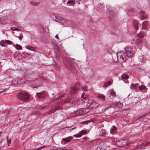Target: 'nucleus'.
<instances>
[{"label":"nucleus","instance_id":"f704fd0d","mask_svg":"<svg viewBox=\"0 0 150 150\" xmlns=\"http://www.w3.org/2000/svg\"><path fill=\"white\" fill-rule=\"evenodd\" d=\"M7 142L8 143V146H9V145H10L9 144H11V139L10 138L9 139H8V137L7 136Z\"/></svg>","mask_w":150,"mask_h":150},{"label":"nucleus","instance_id":"7c9ffc66","mask_svg":"<svg viewBox=\"0 0 150 150\" xmlns=\"http://www.w3.org/2000/svg\"><path fill=\"white\" fill-rule=\"evenodd\" d=\"M116 106L119 108H121L122 107V104L120 103H118L116 104Z\"/></svg>","mask_w":150,"mask_h":150},{"label":"nucleus","instance_id":"6e6552de","mask_svg":"<svg viewBox=\"0 0 150 150\" xmlns=\"http://www.w3.org/2000/svg\"><path fill=\"white\" fill-rule=\"evenodd\" d=\"M86 133V131L82 130L81 131L79 132V133L74 135V137H81L82 135L85 134Z\"/></svg>","mask_w":150,"mask_h":150},{"label":"nucleus","instance_id":"ddd939ff","mask_svg":"<svg viewBox=\"0 0 150 150\" xmlns=\"http://www.w3.org/2000/svg\"><path fill=\"white\" fill-rule=\"evenodd\" d=\"M76 114L79 116L84 114V111L83 109H79L76 111Z\"/></svg>","mask_w":150,"mask_h":150},{"label":"nucleus","instance_id":"a19ab883","mask_svg":"<svg viewBox=\"0 0 150 150\" xmlns=\"http://www.w3.org/2000/svg\"><path fill=\"white\" fill-rule=\"evenodd\" d=\"M111 95L113 96H116L115 92V91H112L110 93Z\"/></svg>","mask_w":150,"mask_h":150},{"label":"nucleus","instance_id":"c85d7f7f","mask_svg":"<svg viewBox=\"0 0 150 150\" xmlns=\"http://www.w3.org/2000/svg\"><path fill=\"white\" fill-rule=\"evenodd\" d=\"M40 3L39 2H33L31 1L30 2V4L31 5L33 6H37Z\"/></svg>","mask_w":150,"mask_h":150},{"label":"nucleus","instance_id":"4468645a","mask_svg":"<svg viewBox=\"0 0 150 150\" xmlns=\"http://www.w3.org/2000/svg\"><path fill=\"white\" fill-rule=\"evenodd\" d=\"M148 25V23L147 21H144L142 23V28L144 30L147 29Z\"/></svg>","mask_w":150,"mask_h":150},{"label":"nucleus","instance_id":"2eb2a0df","mask_svg":"<svg viewBox=\"0 0 150 150\" xmlns=\"http://www.w3.org/2000/svg\"><path fill=\"white\" fill-rule=\"evenodd\" d=\"M30 77L31 78V80H34L38 77V76L37 74H31L30 75Z\"/></svg>","mask_w":150,"mask_h":150},{"label":"nucleus","instance_id":"bb28decb","mask_svg":"<svg viewBox=\"0 0 150 150\" xmlns=\"http://www.w3.org/2000/svg\"><path fill=\"white\" fill-rule=\"evenodd\" d=\"M121 77L122 79H127L128 78V76L126 74H123Z\"/></svg>","mask_w":150,"mask_h":150},{"label":"nucleus","instance_id":"7ed1b4c3","mask_svg":"<svg viewBox=\"0 0 150 150\" xmlns=\"http://www.w3.org/2000/svg\"><path fill=\"white\" fill-rule=\"evenodd\" d=\"M125 53L127 57H131L134 54V52L132 48L131 47H127L125 49Z\"/></svg>","mask_w":150,"mask_h":150},{"label":"nucleus","instance_id":"09e8293b","mask_svg":"<svg viewBox=\"0 0 150 150\" xmlns=\"http://www.w3.org/2000/svg\"><path fill=\"white\" fill-rule=\"evenodd\" d=\"M59 102L60 105H62L63 104V102H62V101H61V100H60V102Z\"/></svg>","mask_w":150,"mask_h":150},{"label":"nucleus","instance_id":"423d86ee","mask_svg":"<svg viewBox=\"0 0 150 150\" xmlns=\"http://www.w3.org/2000/svg\"><path fill=\"white\" fill-rule=\"evenodd\" d=\"M36 96L38 98H43L45 96V92L42 91V92L37 93Z\"/></svg>","mask_w":150,"mask_h":150},{"label":"nucleus","instance_id":"f3484780","mask_svg":"<svg viewBox=\"0 0 150 150\" xmlns=\"http://www.w3.org/2000/svg\"><path fill=\"white\" fill-rule=\"evenodd\" d=\"M142 42V39L140 38H137L135 41V44L138 46H140L141 45Z\"/></svg>","mask_w":150,"mask_h":150},{"label":"nucleus","instance_id":"aec40b11","mask_svg":"<svg viewBox=\"0 0 150 150\" xmlns=\"http://www.w3.org/2000/svg\"><path fill=\"white\" fill-rule=\"evenodd\" d=\"M148 143H149V144H150V142H148L147 143H145L143 144H142L138 146L137 147V148L138 149H142L145 146H146V144H148Z\"/></svg>","mask_w":150,"mask_h":150},{"label":"nucleus","instance_id":"c756f323","mask_svg":"<svg viewBox=\"0 0 150 150\" xmlns=\"http://www.w3.org/2000/svg\"><path fill=\"white\" fill-rule=\"evenodd\" d=\"M98 97L100 98H102L103 100H105V96L102 94L98 95Z\"/></svg>","mask_w":150,"mask_h":150},{"label":"nucleus","instance_id":"a211bd4d","mask_svg":"<svg viewBox=\"0 0 150 150\" xmlns=\"http://www.w3.org/2000/svg\"><path fill=\"white\" fill-rule=\"evenodd\" d=\"M117 130V129L116 127L113 126L110 129V132L111 134H114L116 132Z\"/></svg>","mask_w":150,"mask_h":150},{"label":"nucleus","instance_id":"a18cd8bd","mask_svg":"<svg viewBox=\"0 0 150 150\" xmlns=\"http://www.w3.org/2000/svg\"><path fill=\"white\" fill-rule=\"evenodd\" d=\"M61 98V97H57L56 98H55L54 99V100H57L58 99H59L60 98ZM54 101V100H52V101Z\"/></svg>","mask_w":150,"mask_h":150},{"label":"nucleus","instance_id":"cd10ccee","mask_svg":"<svg viewBox=\"0 0 150 150\" xmlns=\"http://www.w3.org/2000/svg\"><path fill=\"white\" fill-rule=\"evenodd\" d=\"M15 47L18 50H21L22 49L21 46L19 45H17Z\"/></svg>","mask_w":150,"mask_h":150},{"label":"nucleus","instance_id":"5fc2aeb1","mask_svg":"<svg viewBox=\"0 0 150 150\" xmlns=\"http://www.w3.org/2000/svg\"><path fill=\"white\" fill-rule=\"evenodd\" d=\"M149 86H150V84H149Z\"/></svg>","mask_w":150,"mask_h":150},{"label":"nucleus","instance_id":"c9c22d12","mask_svg":"<svg viewBox=\"0 0 150 150\" xmlns=\"http://www.w3.org/2000/svg\"><path fill=\"white\" fill-rule=\"evenodd\" d=\"M11 29L13 31H20V30L18 28H11Z\"/></svg>","mask_w":150,"mask_h":150},{"label":"nucleus","instance_id":"ea45409f","mask_svg":"<svg viewBox=\"0 0 150 150\" xmlns=\"http://www.w3.org/2000/svg\"><path fill=\"white\" fill-rule=\"evenodd\" d=\"M5 42L7 44L9 45H11L12 43V42L11 41H10L9 40H5Z\"/></svg>","mask_w":150,"mask_h":150},{"label":"nucleus","instance_id":"473e14b6","mask_svg":"<svg viewBox=\"0 0 150 150\" xmlns=\"http://www.w3.org/2000/svg\"><path fill=\"white\" fill-rule=\"evenodd\" d=\"M84 111V114L87 113L89 111V109L88 108L83 109Z\"/></svg>","mask_w":150,"mask_h":150},{"label":"nucleus","instance_id":"dca6fc26","mask_svg":"<svg viewBox=\"0 0 150 150\" xmlns=\"http://www.w3.org/2000/svg\"><path fill=\"white\" fill-rule=\"evenodd\" d=\"M139 86L138 83L135 84L132 83L130 86V88L131 89H137Z\"/></svg>","mask_w":150,"mask_h":150},{"label":"nucleus","instance_id":"e433bc0d","mask_svg":"<svg viewBox=\"0 0 150 150\" xmlns=\"http://www.w3.org/2000/svg\"><path fill=\"white\" fill-rule=\"evenodd\" d=\"M75 3V1L74 0H69L67 2L68 4H74Z\"/></svg>","mask_w":150,"mask_h":150},{"label":"nucleus","instance_id":"2f4dec72","mask_svg":"<svg viewBox=\"0 0 150 150\" xmlns=\"http://www.w3.org/2000/svg\"><path fill=\"white\" fill-rule=\"evenodd\" d=\"M51 17L54 19V20L55 21H57V18L55 15L54 14H51Z\"/></svg>","mask_w":150,"mask_h":150},{"label":"nucleus","instance_id":"a878e982","mask_svg":"<svg viewBox=\"0 0 150 150\" xmlns=\"http://www.w3.org/2000/svg\"><path fill=\"white\" fill-rule=\"evenodd\" d=\"M106 134V133L105 131L104 130H102L100 132V135L101 136H104Z\"/></svg>","mask_w":150,"mask_h":150},{"label":"nucleus","instance_id":"1a4fd4ad","mask_svg":"<svg viewBox=\"0 0 150 150\" xmlns=\"http://www.w3.org/2000/svg\"><path fill=\"white\" fill-rule=\"evenodd\" d=\"M124 141L123 140H120L117 141L116 142V144L117 146L119 147H122L123 146L125 145L126 144L124 143Z\"/></svg>","mask_w":150,"mask_h":150},{"label":"nucleus","instance_id":"39448f33","mask_svg":"<svg viewBox=\"0 0 150 150\" xmlns=\"http://www.w3.org/2000/svg\"><path fill=\"white\" fill-rule=\"evenodd\" d=\"M88 96L87 94H86L85 93H83L81 95V97L83 98L84 100L81 98L77 100V103L79 104L85 103V101L87 100L86 99Z\"/></svg>","mask_w":150,"mask_h":150},{"label":"nucleus","instance_id":"412c9836","mask_svg":"<svg viewBox=\"0 0 150 150\" xmlns=\"http://www.w3.org/2000/svg\"><path fill=\"white\" fill-rule=\"evenodd\" d=\"M19 81H17L15 79H13L11 81V83L14 85H16L19 83Z\"/></svg>","mask_w":150,"mask_h":150},{"label":"nucleus","instance_id":"0eeeda50","mask_svg":"<svg viewBox=\"0 0 150 150\" xmlns=\"http://www.w3.org/2000/svg\"><path fill=\"white\" fill-rule=\"evenodd\" d=\"M62 107L60 105L58 106L57 107L55 108L53 110H52L48 112L49 114H51L52 113L54 112L57 110H59L62 109Z\"/></svg>","mask_w":150,"mask_h":150},{"label":"nucleus","instance_id":"b1692460","mask_svg":"<svg viewBox=\"0 0 150 150\" xmlns=\"http://www.w3.org/2000/svg\"><path fill=\"white\" fill-rule=\"evenodd\" d=\"M88 104H87V106L90 107V106H91L92 105H93V101L91 100H89L88 101Z\"/></svg>","mask_w":150,"mask_h":150},{"label":"nucleus","instance_id":"864d4df0","mask_svg":"<svg viewBox=\"0 0 150 150\" xmlns=\"http://www.w3.org/2000/svg\"><path fill=\"white\" fill-rule=\"evenodd\" d=\"M21 120V118H20L19 119V120Z\"/></svg>","mask_w":150,"mask_h":150},{"label":"nucleus","instance_id":"9d476101","mask_svg":"<svg viewBox=\"0 0 150 150\" xmlns=\"http://www.w3.org/2000/svg\"><path fill=\"white\" fill-rule=\"evenodd\" d=\"M78 88L77 87H73L70 88L69 90L70 92L73 94L76 93L77 92Z\"/></svg>","mask_w":150,"mask_h":150},{"label":"nucleus","instance_id":"de8ad7c7","mask_svg":"<svg viewBox=\"0 0 150 150\" xmlns=\"http://www.w3.org/2000/svg\"><path fill=\"white\" fill-rule=\"evenodd\" d=\"M55 38H57V39L58 40L59 39V38L58 37V35H56L55 36Z\"/></svg>","mask_w":150,"mask_h":150},{"label":"nucleus","instance_id":"4c0bfd02","mask_svg":"<svg viewBox=\"0 0 150 150\" xmlns=\"http://www.w3.org/2000/svg\"><path fill=\"white\" fill-rule=\"evenodd\" d=\"M81 89L84 91H86L87 89V87L86 86H83L81 87Z\"/></svg>","mask_w":150,"mask_h":150},{"label":"nucleus","instance_id":"9b49d317","mask_svg":"<svg viewBox=\"0 0 150 150\" xmlns=\"http://www.w3.org/2000/svg\"><path fill=\"white\" fill-rule=\"evenodd\" d=\"M140 17L141 20H143L146 18V16L144 12L143 11H140L139 12Z\"/></svg>","mask_w":150,"mask_h":150},{"label":"nucleus","instance_id":"c03bdc74","mask_svg":"<svg viewBox=\"0 0 150 150\" xmlns=\"http://www.w3.org/2000/svg\"><path fill=\"white\" fill-rule=\"evenodd\" d=\"M45 147V146H41V147H40V148H38L37 149H35L34 150H39L41 149H42L44 148Z\"/></svg>","mask_w":150,"mask_h":150},{"label":"nucleus","instance_id":"8fccbe9b","mask_svg":"<svg viewBox=\"0 0 150 150\" xmlns=\"http://www.w3.org/2000/svg\"><path fill=\"white\" fill-rule=\"evenodd\" d=\"M101 5L100 4H99L98 5V7L99 8H100V6H101Z\"/></svg>","mask_w":150,"mask_h":150},{"label":"nucleus","instance_id":"603ef678","mask_svg":"<svg viewBox=\"0 0 150 150\" xmlns=\"http://www.w3.org/2000/svg\"><path fill=\"white\" fill-rule=\"evenodd\" d=\"M3 92V91H1V92H0V93H2V92Z\"/></svg>","mask_w":150,"mask_h":150},{"label":"nucleus","instance_id":"6e6d98bb","mask_svg":"<svg viewBox=\"0 0 150 150\" xmlns=\"http://www.w3.org/2000/svg\"><path fill=\"white\" fill-rule=\"evenodd\" d=\"M0 63H1V62H0Z\"/></svg>","mask_w":150,"mask_h":150},{"label":"nucleus","instance_id":"4be33fe9","mask_svg":"<svg viewBox=\"0 0 150 150\" xmlns=\"http://www.w3.org/2000/svg\"><path fill=\"white\" fill-rule=\"evenodd\" d=\"M144 33L142 32H140L138 33L137 35V37L138 38L140 39L144 37Z\"/></svg>","mask_w":150,"mask_h":150},{"label":"nucleus","instance_id":"6ab92c4d","mask_svg":"<svg viewBox=\"0 0 150 150\" xmlns=\"http://www.w3.org/2000/svg\"><path fill=\"white\" fill-rule=\"evenodd\" d=\"M72 137L71 136L63 138L62 139V141L63 142H69L72 139Z\"/></svg>","mask_w":150,"mask_h":150},{"label":"nucleus","instance_id":"58836bf2","mask_svg":"<svg viewBox=\"0 0 150 150\" xmlns=\"http://www.w3.org/2000/svg\"><path fill=\"white\" fill-rule=\"evenodd\" d=\"M25 47L27 49H28L29 50L33 51V50L31 49V48H33V47H30L29 46H28V45L25 46Z\"/></svg>","mask_w":150,"mask_h":150},{"label":"nucleus","instance_id":"20e7f679","mask_svg":"<svg viewBox=\"0 0 150 150\" xmlns=\"http://www.w3.org/2000/svg\"><path fill=\"white\" fill-rule=\"evenodd\" d=\"M63 63L65 67L68 69H71L72 64L70 60L67 58H64L63 60Z\"/></svg>","mask_w":150,"mask_h":150},{"label":"nucleus","instance_id":"72a5a7b5","mask_svg":"<svg viewBox=\"0 0 150 150\" xmlns=\"http://www.w3.org/2000/svg\"><path fill=\"white\" fill-rule=\"evenodd\" d=\"M139 88L140 90H145L146 88L145 86L142 85V86H140L139 87Z\"/></svg>","mask_w":150,"mask_h":150},{"label":"nucleus","instance_id":"79ce46f5","mask_svg":"<svg viewBox=\"0 0 150 150\" xmlns=\"http://www.w3.org/2000/svg\"><path fill=\"white\" fill-rule=\"evenodd\" d=\"M97 150H105L101 146H100L97 148Z\"/></svg>","mask_w":150,"mask_h":150},{"label":"nucleus","instance_id":"37998d69","mask_svg":"<svg viewBox=\"0 0 150 150\" xmlns=\"http://www.w3.org/2000/svg\"><path fill=\"white\" fill-rule=\"evenodd\" d=\"M5 43V42L4 41V40L1 41L0 42V45L1 46H3V47L4 46V45H4V44Z\"/></svg>","mask_w":150,"mask_h":150},{"label":"nucleus","instance_id":"f8f14e48","mask_svg":"<svg viewBox=\"0 0 150 150\" xmlns=\"http://www.w3.org/2000/svg\"><path fill=\"white\" fill-rule=\"evenodd\" d=\"M133 24L134 29L136 30H138L139 25L138 21L136 20H134L133 21Z\"/></svg>","mask_w":150,"mask_h":150},{"label":"nucleus","instance_id":"49530a36","mask_svg":"<svg viewBox=\"0 0 150 150\" xmlns=\"http://www.w3.org/2000/svg\"><path fill=\"white\" fill-rule=\"evenodd\" d=\"M23 36L22 35H21V36H20L18 37L19 39L20 40H21L23 38Z\"/></svg>","mask_w":150,"mask_h":150},{"label":"nucleus","instance_id":"5701e85b","mask_svg":"<svg viewBox=\"0 0 150 150\" xmlns=\"http://www.w3.org/2000/svg\"><path fill=\"white\" fill-rule=\"evenodd\" d=\"M99 104L98 103L94 102L93 103V105H92L91 108H97Z\"/></svg>","mask_w":150,"mask_h":150},{"label":"nucleus","instance_id":"3c124183","mask_svg":"<svg viewBox=\"0 0 150 150\" xmlns=\"http://www.w3.org/2000/svg\"><path fill=\"white\" fill-rule=\"evenodd\" d=\"M75 128H76V127H74L73 128H71V130H73V129H75Z\"/></svg>","mask_w":150,"mask_h":150},{"label":"nucleus","instance_id":"393cba45","mask_svg":"<svg viewBox=\"0 0 150 150\" xmlns=\"http://www.w3.org/2000/svg\"><path fill=\"white\" fill-rule=\"evenodd\" d=\"M111 82L110 81H109L105 83L103 86L104 88H106L109 85H110Z\"/></svg>","mask_w":150,"mask_h":150},{"label":"nucleus","instance_id":"f257e3e1","mask_svg":"<svg viewBox=\"0 0 150 150\" xmlns=\"http://www.w3.org/2000/svg\"><path fill=\"white\" fill-rule=\"evenodd\" d=\"M18 97L20 100L26 101L29 99L30 96L27 92L25 91H22L18 93Z\"/></svg>","mask_w":150,"mask_h":150},{"label":"nucleus","instance_id":"f03ea898","mask_svg":"<svg viewBox=\"0 0 150 150\" xmlns=\"http://www.w3.org/2000/svg\"><path fill=\"white\" fill-rule=\"evenodd\" d=\"M117 56L118 61L119 62L122 63L125 61V54L123 52H119L117 54Z\"/></svg>","mask_w":150,"mask_h":150}]
</instances>
